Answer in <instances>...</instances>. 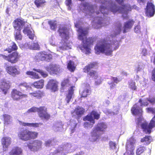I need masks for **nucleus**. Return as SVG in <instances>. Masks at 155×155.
Wrapping results in <instances>:
<instances>
[{
    "mask_svg": "<svg viewBox=\"0 0 155 155\" xmlns=\"http://www.w3.org/2000/svg\"><path fill=\"white\" fill-rule=\"evenodd\" d=\"M95 2L101 4L99 8L96 5L85 2L81 4L79 6L80 9L93 18L92 22L93 28L97 29L102 26L108 24L110 18L107 16L109 12L115 13L118 12L122 14V16L126 18L129 11L132 9L138 11L139 8L134 5L132 6L129 4L122 5L120 6L117 5L111 0H94Z\"/></svg>",
    "mask_w": 155,
    "mask_h": 155,
    "instance_id": "f257e3e1",
    "label": "nucleus"
},
{
    "mask_svg": "<svg viewBox=\"0 0 155 155\" xmlns=\"http://www.w3.org/2000/svg\"><path fill=\"white\" fill-rule=\"evenodd\" d=\"M113 34L107 36L106 39H101L95 46L94 49L96 54L104 53L106 55L111 54L113 50L117 49L119 46L118 41L116 36L121 31L122 25L120 21H117L114 25Z\"/></svg>",
    "mask_w": 155,
    "mask_h": 155,
    "instance_id": "f03ea898",
    "label": "nucleus"
},
{
    "mask_svg": "<svg viewBox=\"0 0 155 155\" xmlns=\"http://www.w3.org/2000/svg\"><path fill=\"white\" fill-rule=\"evenodd\" d=\"M148 102L152 104H155V97L150 96L143 100L140 99L139 103L134 105L131 108V111L133 114L137 115L139 116L136 120L137 125L138 127L140 126L145 133L149 134L151 133L152 128L155 127V115L148 124L142 117L143 111L141 107L143 106H148Z\"/></svg>",
    "mask_w": 155,
    "mask_h": 155,
    "instance_id": "7ed1b4c3",
    "label": "nucleus"
},
{
    "mask_svg": "<svg viewBox=\"0 0 155 155\" xmlns=\"http://www.w3.org/2000/svg\"><path fill=\"white\" fill-rule=\"evenodd\" d=\"M75 27L78 29V38L82 42V46L80 47V49L86 54L90 53V46L92 44L94 41L92 38H87V35L88 33V28L81 25L79 23L75 24Z\"/></svg>",
    "mask_w": 155,
    "mask_h": 155,
    "instance_id": "20e7f679",
    "label": "nucleus"
},
{
    "mask_svg": "<svg viewBox=\"0 0 155 155\" xmlns=\"http://www.w3.org/2000/svg\"><path fill=\"white\" fill-rule=\"evenodd\" d=\"M25 22L23 20L20 19H17L15 20L13 23V26L15 30H21L23 28V33L27 34L29 38L32 40L35 36L34 32L31 29L30 25H25Z\"/></svg>",
    "mask_w": 155,
    "mask_h": 155,
    "instance_id": "39448f33",
    "label": "nucleus"
},
{
    "mask_svg": "<svg viewBox=\"0 0 155 155\" xmlns=\"http://www.w3.org/2000/svg\"><path fill=\"white\" fill-rule=\"evenodd\" d=\"M107 126L105 123H99L94 127L91 134V141L94 142L98 139L101 135V132L105 131Z\"/></svg>",
    "mask_w": 155,
    "mask_h": 155,
    "instance_id": "423d86ee",
    "label": "nucleus"
},
{
    "mask_svg": "<svg viewBox=\"0 0 155 155\" xmlns=\"http://www.w3.org/2000/svg\"><path fill=\"white\" fill-rule=\"evenodd\" d=\"M37 112L39 117L42 120H48L50 118V115L47 112V108L45 107L39 108L33 107L28 109L25 113L26 114L32 112Z\"/></svg>",
    "mask_w": 155,
    "mask_h": 155,
    "instance_id": "0eeeda50",
    "label": "nucleus"
},
{
    "mask_svg": "<svg viewBox=\"0 0 155 155\" xmlns=\"http://www.w3.org/2000/svg\"><path fill=\"white\" fill-rule=\"evenodd\" d=\"M99 117L100 115L96 111H92L83 119L84 121L87 120V121L84 123V127L87 129L91 128L95 123L94 119L98 120Z\"/></svg>",
    "mask_w": 155,
    "mask_h": 155,
    "instance_id": "6e6552de",
    "label": "nucleus"
},
{
    "mask_svg": "<svg viewBox=\"0 0 155 155\" xmlns=\"http://www.w3.org/2000/svg\"><path fill=\"white\" fill-rule=\"evenodd\" d=\"M60 35L62 38L61 41L63 44L60 47L61 49L66 50L68 47V30L67 27L63 26H61L58 30Z\"/></svg>",
    "mask_w": 155,
    "mask_h": 155,
    "instance_id": "1a4fd4ad",
    "label": "nucleus"
},
{
    "mask_svg": "<svg viewBox=\"0 0 155 155\" xmlns=\"http://www.w3.org/2000/svg\"><path fill=\"white\" fill-rule=\"evenodd\" d=\"M38 134V133L29 131L26 129L22 130L19 132L18 136L19 138L23 140L27 141L28 140L35 138Z\"/></svg>",
    "mask_w": 155,
    "mask_h": 155,
    "instance_id": "9d476101",
    "label": "nucleus"
},
{
    "mask_svg": "<svg viewBox=\"0 0 155 155\" xmlns=\"http://www.w3.org/2000/svg\"><path fill=\"white\" fill-rule=\"evenodd\" d=\"M135 143L136 140L133 137L127 140L126 145V151L124 155H134Z\"/></svg>",
    "mask_w": 155,
    "mask_h": 155,
    "instance_id": "9b49d317",
    "label": "nucleus"
},
{
    "mask_svg": "<svg viewBox=\"0 0 155 155\" xmlns=\"http://www.w3.org/2000/svg\"><path fill=\"white\" fill-rule=\"evenodd\" d=\"M42 142L39 140L31 141L25 143V146L27 147L31 151L35 152L39 150L41 147Z\"/></svg>",
    "mask_w": 155,
    "mask_h": 155,
    "instance_id": "f8f14e48",
    "label": "nucleus"
},
{
    "mask_svg": "<svg viewBox=\"0 0 155 155\" xmlns=\"http://www.w3.org/2000/svg\"><path fill=\"white\" fill-rule=\"evenodd\" d=\"M96 64V63H91L85 66L84 69V71L87 73L88 76L94 78L95 79L97 78L98 74L95 71L93 70L92 69L95 67Z\"/></svg>",
    "mask_w": 155,
    "mask_h": 155,
    "instance_id": "ddd939ff",
    "label": "nucleus"
},
{
    "mask_svg": "<svg viewBox=\"0 0 155 155\" xmlns=\"http://www.w3.org/2000/svg\"><path fill=\"white\" fill-rule=\"evenodd\" d=\"M0 55L3 58L8 61L12 63H15L17 62L19 58V56L18 53L16 52H13L8 56L3 54H0Z\"/></svg>",
    "mask_w": 155,
    "mask_h": 155,
    "instance_id": "4468645a",
    "label": "nucleus"
},
{
    "mask_svg": "<svg viewBox=\"0 0 155 155\" xmlns=\"http://www.w3.org/2000/svg\"><path fill=\"white\" fill-rule=\"evenodd\" d=\"M35 58L37 60L49 62L52 59V56L51 54H47L46 52H41L37 54Z\"/></svg>",
    "mask_w": 155,
    "mask_h": 155,
    "instance_id": "2eb2a0df",
    "label": "nucleus"
},
{
    "mask_svg": "<svg viewBox=\"0 0 155 155\" xmlns=\"http://www.w3.org/2000/svg\"><path fill=\"white\" fill-rule=\"evenodd\" d=\"M146 11V14L148 17L153 16L155 13L154 5L151 2H147Z\"/></svg>",
    "mask_w": 155,
    "mask_h": 155,
    "instance_id": "dca6fc26",
    "label": "nucleus"
},
{
    "mask_svg": "<svg viewBox=\"0 0 155 155\" xmlns=\"http://www.w3.org/2000/svg\"><path fill=\"white\" fill-rule=\"evenodd\" d=\"M6 69L8 73L13 76L20 74L19 69L16 66H7Z\"/></svg>",
    "mask_w": 155,
    "mask_h": 155,
    "instance_id": "f3484780",
    "label": "nucleus"
},
{
    "mask_svg": "<svg viewBox=\"0 0 155 155\" xmlns=\"http://www.w3.org/2000/svg\"><path fill=\"white\" fill-rule=\"evenodd\" d=\"M27 96L23 94L16 90H13L12 93V97L13 100L17 101H19L23 98L27 97Z\"/></svg>",
    "mask_w": 155,
    "mask_h": 155,
    "instance_id": "a211bd4d",
    "label": "nucleus"
},
{
    "mask_svg": "<svg viewBox=\"0 0 155 155\" xmlns=\"http://www.w3.org/2000/svg\"><path fill=\"white\" fill-rule=\"evenodd\" d=\"M46 69L51 73L57 74L60 71V66L59 65L51 64L46 66Z\"/></svg>",
    "mask_w": 155,
    "mask_h": 155,
    "instance_id": "6ab92c4d",
    "label": "nucleus"
},
{
    "mask_svg": "<svg viewBox=\"0 0 155 155\" xmlns=\"http://www.w3.org/2000/svg\"><path fill=\"white\" fill-rule=\"evenodd\" d=\"M58 82L55 80H50L47 84V88L50 89L54 92L58 89Z\"/></svg>",
    "mask_w": 155,
    "mask_h": 155,
    "instance_id": "aec40b11",
    "label": "nucleus"
},
{
    "mask_svg": "<svg viewBox=\"0 0 155 155\" xmlns=\"http://www.w3.org/2000/svg\"><path fill=\"white\" fill-rule=\"evenodd\" d=\"M11 138L8 137H5L2 139V143L3 146V150H6L8 147L11 144Z\"/></svg>",
    "mask_w": 155,
    "mask_h": 155,
    "instance_id": "412c9836",
    "label": "nucleus"
},
{
    "mask_svg": "<svg viewBox=\"0 0 155 155\" xmlns=\"http://www.w3.org/2000/svg\"><path fill=\"white\" fill-rule=\"evenodd\" d=\"M9 88L10 85L9 81L4 80L0 83V89L3 92L4 94H6Z\"/></svg>",
    "mask_w": 155,
    "mask_h": 155,
    "instance_id": "4be33fe9",
    "label": "nucleus"
},
{
    "mask_svg": "<svg viewBox=\"0 0 155 155\" xmlns=\"http://www.w3.org/2000/svg\"><path fill=\"white\" fill-rule=\"evenodd\" d=\"M134 23V21L131 19H130L126 22H125L123 26V33L127 32V30L130 29L133 26Z\"/></svg>",
    "mask_w": 155,
    "mask_h": 155,
    "instance_id": "5701e85b",
    "label": "nucleus"
},
{
    "mask_svg": "<svg viewBox=\"0 0 155 155\" xmlns=\"http://www.w3.org/2000/svg\"><path fill=\"white\" fill-rule=\"evenodd\" d=\"M110 80L108 81V84L110 85L111 89H113L115 87L116 84L119 81L117 78L116 77H113L110 76Z\"/></svg>",
    "mask_w": 155,
    "mask_h": 155,
    "instance_id": "b1692460",
    "label": "nucleus"
},
{
    "mask_svg": "<svg viewBox=\"0 0 155 155\" xmlns=\"http://www.w3.org/2000/svg\"><path fill=\"white\" fill-rule=\"evenodd\" d=\"M21 149L18 147H14L9 153V155H22Z\"/></svg>",
    "mask_w": 155,
    "mask_h": 155,
    "instance_id": "393cba45",
    "label": "nucleus"
},
{
    "mask_svg": "<svg viewBox=\"0 0 155 155\" xmlns=\"http://www.w3.org/2000/svg\"><path fill=\"white\" fill-rule=\"evenodd\" d=\"M63 128V125L61 121H57L55 122L53 127V129L55 131H60Z\"/></svg>",
    "mask_w": 155,
    "mask_h": 155,
    "instance_id": "a878e982",
    "label": "nucleus"
},
{
    "mask_svg": "<svg viewBox=\"0 0 155 155\" xmlns=\"http://www.w3.org/2000/svg\"><path fill=\"white\" fill-rule=\"evenodd\" d=\"M84 112V108L78 106L74 110V112L72 113V114L73 115V114L75 113L78 117H81L83 114Z\"/></svg>",
    "mask_w": 155,
    "mask_h": 155,
    "instance_id": "bb28decb",
    "label": "nucleus"
},
{
    "mask_svg": "<svg viewBox=\"0 0 155 155\" xmlns=\"http://www.w3.org/2000/svg\"><path fill=\"white\" fill-rule=\"evenodd\" d=\"M4 120V124L6 126L11 124L12 122V117L9 115L5 114L3 115Z\"/></svg>",
    "mask_w": 155,
    "mask_h": 155,
    "instance_id": "cd10ccee",
    "label": "nucleus"
},
{
    "mask_svg": "<svg viewBox=\"0 0 155 155\" xmlns=\"http://www.w3.org/2000/svg\"><path fill=\"white\" fill-rule=\"evenodd\" d=\"M21 124L24 126H29V127H38L40 125H41L43 124L42 123H26L21 122L20 123Z\"/></svg>",
    "mask_w": 155,
    "mask_h": 155,
    "instance_id": "c85d7f7f",
    "label": "nucleus"
},
{
    "mask_svg": "<svg viewBox=\"0 0 155 155\" xmlns=\"http://www.w3.org/2000/svg\"><path fill=\"white\" fill-rule=\"evenodd\" d=\"M15 40L16 41L21 40L22 38V35L21 33V30H15L14 33Z\"/></svg>",
    "mask_w": 155,
    "mask_h": 155,
    "instance_id": "c756f323",
    "label": "nucleus"
},
{
    "mask_svg": "<svg viewBox=\"0 0 155 155\" xmlns=\"http://www.w3.org/2000/svg\"><path fill=\"white\" fill-rule=\"evenodd\" d=\"M68 86V79L64 80L61 82V92L66 91Z\"/></svg>",
    "mask_w": 155,
    "mask_h": 155,
    "instance_id": "7c9ffc66",
    "label": "nucleus"
},
{
    "mask_svg": "<svg viewBox=\"0 0 155 155\" xmlns=\"http://www.w3.org/2000/svg\"><path fill=\"white\" fill-rule=\"evenodd\" d=\"M44 85V80L42 79L35 82L33 84L34 87L37 88L41 89L43 87Z\"/></svg>",
    "mask_w": 155,
    "mask_h": 155,
    "instance_id": "2f4dec72",
    "label": "nucleus"
},
{
    "mask_svg": "<svg viewBox=\"0 0 155 155\" xmlns=\"http://www.w3.org/2000/svg\"><path fill=\"white\" fill-rule=\"evenodd\" d=\"M152 141V137L150 136H146L141 139V141L144 144H148Z\"/></svg>",
    "mask_w": 155,
    "mask_h": 155,
    "instance_id": "473e14b6",
    "label": "nucleus"
},
{
    "mask_svg": "<svg viewBox=\"0 0 155 155\" xmlns=\"http://www.w3.org/2000/svg\"><path fill=\"white\" fill-rule=\"evenodd\" d=\"M76 65L74 62L70 60L68 62V70L71 72H73L76 68Z\"/></svg>",
    "mask_w": 155,
    "mask_h": 155,
    "instance_id": "72a5a7b5",
    "label": "nucleus"
},
{
    "mask_svg": "<svg viewBox=\"0 0 155 155\" xmlns=\"http://www.w3.org/2000/svg\"><path fill=\"white\" fill-rule=\"evenodd\" d=\"M75 87L74 86H71L70 89H68V103L71 101V99L74 97V90L73 88Z\"/></svg>",
    "mask_w": 155,
    "mask_h": 155,
    "instance_id": "f704fd0d",
    "label": "nucleus"
},
{
    "mask_svg": "<svg viewBox=\"0 0 155 155\" xmlns=\"http://www.w3.org/2000/svg\"><path fill=\"white\" fill-rule=\"evenodd\" d=\"M17 48L18 47L16 44L15 43L12 42L11 43V45L8 48L6 49L5 51H7L8 53H10L12 51L16 50Z\"/></svg>",
    "mask_w": 155,
    "mask_h": 155,
    "instance_id": "c9c22d12",
    "label": "nucleus"
},
{
    "mask_svg": "<svg viewBox=\"0 0 155 155\" xmlns=\"http://www.w3.org/2000/svg\"><path fill=\"white\" fill-rule=\"evenodd\" d=\"M27 45L30 49L33 50H38L39 49V45L37 42L36 41L33 42V43H31V45H30L29 43L28 44H27Z\"/></svg>",
    "mask_w": 155,
    "mask_h": 155,
    "instance_id": "e433bc0d",
    "label": "nucleus"
},
{
    "mask_svg": "<svg viewBox=\"0 0 155 155\" xmlns=\"http://www.w3.org/2000/svg\"><path fill=\"white\" fill-rule=\"evenodd\" d=\"M26 74L30 75V78L33 79H38L39 78L38 74L36 73L33 71H28L26 73Z\"/></svg>",
    "mask_w": 155,
    "mask_h": 155,
    "instance_id": "4c0bfd02",
    "label": "nucleus"
},
{
    "mask_svg": "<svg viewBox=\"0 0 155 155\" xmlns=\"http://www.w3.org/2000/svg\"><path fill=\"white\" fill-rule=\"evenodd\" d=\"M45 2V1L44 0H35L34 2L35 4L38 8L43 6Z\"/></svg>",
    "mask_w": 155,
    "mask_h": 155,
    "instance_id": "58836bf2",
    "label": "nucleus"
},
{
    "mask_svg": "<svg viewBox=\"0 0 155 155\" xmlns=\"http://www.w3.org/2000/svg\"><path fill=\"white\" fill-rule=\"evenodd\" d=\"M146 150V148L144 147L141 146L139 147L136 150V153L137 155H140Z\"/></svg>",
    "mask_w": 155,
    "mask_h": 155,
    "instance_id": "ea45409f",
    "label": "nucleus"
},
{
    "mask_svg": "<svg viewBox=\"0 0 155 155\" xmlns=\"http://www.w3.org/2000/svg\"><path fill=\"white\" fill-rule=\"evenodd\" d=\"M48 24L50 25L51 28V30H55L57 27L56 21H48Z\"/></svg>",
    "mask_w": 155,
    "mask_h": 155,
    "instance_id": "a19ab883",
    "label": "nucleus"
},
{
    "mask_svg": "<svg viewBox=\"0 0 155 155\" xmlns=\"http://www.w3.org/2000/svg\"><path fill=\"white\" fill-rule=\"evenodd\" d=\"M28 87L27 84L25 82L20 83L19 85V87L22 91L26 90Z\"/></svg>",
    "mask_w": 155,
    "mask_h": 155,
    "instance_id": "79ce46f5",
    "label": "nucleus"
},
{
    "mask_svg": "<svg viewBox=\"0 0 155 155\" xmlns=\"http://www.w3.org/2000/svg\"><path fill=\"white\" fill-rule=\"evenodd\" d=\"M91 92V91L88 89H84L81 93V97H86L87 95L89 94Z\"/></svg>",
    "mask_w": 155,
    "mask_h": 155,
    "instance_id": "37998d69",
    "label": "nucleus"
},
{
    "mask_svg": "<svg viewBox=\"0 0 155 155\" xmlns=\"http://www.w3.org/2000/svg\"><path fill=\"white\" fill-rule=\"evenodd\" d=\"M129 87L134 90H135L136 89V87L135 86V82H134L132 80H130L129 81Z\"/></svg>",
    "mask_w": 155,
    "mask_h": 155,
    "instance_id": "c03bdc74",
    "label": "nucleus"
},
{
    "mask_svg": "<svg viewBox=\"0 0 155 155\" xmlns=\"http://www.w3.org/2000/svg\"><path fill=\"white\" fill-rule=\"evenodd\" d=\"M63 149L62 147H59L56 150L54 151L52 154V155H60L61 153L63 154L62 150Z\"/></svg>",
    "mask_w": 155,
    "mask_h": 155,
    "instance_id": "a18cd8bd",
    "label": "nucleus"
},
{
    "mask_svg": "<svg viewBox=\"0 0 155 155\" xmlns=\"http://www.w3.org/2000/svg\"><path fill=\"white\" fill-rule=\"evenodd\" d=\"M36 69H35L34 70L37 71V72L39 73L42 76L44 77H46L47 76V74L45 73L44 71H43L42 70H38L36 71Z\"/></svg>",
    "mask_w": 155,
    "mask_h": 155,
    "instance_id": "49530a36",
    "label": "nucleus"
},
{
    "mask_svg": "<svg viewBox=\"0 0 155 155\" xmlns=\"http://www.w3.org/2000/svg\"><path fill=\"white\" fill-rule=\"evenodd\" d=\"M53 140H49L45 142V145L46 147H50L53 145Z\"/></svg>",
    "mask_w": 155,
    "mask_h": 155,
    "instance_id": "de8ad7c7",
    "label": "nucleus"
},
{
    "mask_svg": "<svg viewBox=\"0 0 155 155\" xmlns=\"http://www.w3.org/2000/svg\"><path fill=\"white\" fill-rule=\"evenodd\" d=\"M109 145L110 149L114 150L115 148L116 144L115 142L110 141L109 143Z\"/></svg>",
    "mask_w": 155,
    "mask_h": 155,
    "instance_id": "09e8293b",
    "label": "nucleus"
},
{
    "mask_svg": "<svg viewBox=\"0 0 155 155\" xmlns=\"http://www.w3.org/2000/svg\"><path fill=\"white\" fill-rule=\"evenodd\" d=\"M148 113L155 114V108L148 107L146 109Z\"/></svg>",
    "mask_w": 155,
    "mask_h": 155,
    "instance_id": "8fccbe9b",
    "label": "nucleus"
},
{
    "mask_svg": "<svg viewBox=\"0 0 155 155\" xmlns=\"http://www.w3.org/2000/svg\"><path fill=\"white\" fill-rule=\"evenodd\" d=\"M29 94L32 96H33L34 97H36L38 98L41 97L40 96V94L37 92L31 93H30Z\"/></svg>",
    "mask_w": 155,
    "mask_h": 155,
    "instance_id": "3c124183",
    "label": "nucleus"
},
{
    "mask_svg": "<svg viewBox=\"0 0 155 155\" xmlns=\"http://www.w3.org/2000/svg\"><path fill=\"white\" fill-rule=\"evenodd\" d=\"M135 32L139 33L140 32V26L137 25L135 26L134 30Z\"/></svg>",
    "mask_w": 155,
    "mask_h": 155,
    "instance_id": "603ef678",
    "label": "nucleus"
},
{
    "mask_svg": "<svg viewBox=\"0 0 155 155\" xmlns=\"http://www.w3.org/2000/svg\"><path fill=\"white\" fill-rule=\"evenodd\" d=\"M77 125V124L74 123L72 125V127L71 128H70V130H71V134L72 133H73L75 131V128L76 127V126Z\"/></svg>",
    "mask_w": 155,
    "mask_h": 155,
    "instance_id": "864d4df0",
    "label": "nucleus"
},
{
    "mask_svg": "<svg viewBox=\"0 0 155 155\" xmlns=\"http://www.w3.org/2000/svg\"><path fill=\"white\" fill-rule=\"evenodd\" d=\"M69 146V145L68 144V146ZM69 146H70V148L69 150H68V153L73 152L75 150V148L74 145H71V144H70Z\"/></svg>",
    "mask_w": 155,
    "mask_h": 155,
    "instance_id": "5fc2aeb1",
    "label": "nucleus"
},
{
    "mask_svg": "<svg viewBox=\"0 0 155 155\" xmlns=\"http://www.w3.org/2000/svg\"><path fill=\"white\" fill-rule=\"evenodd\" d=\"M110 102L108 100H105L103 103V105L106 107H107L110 104Z\"/></svg>",
    "mask_w": 155,
    "mask_h": 155,
    "instance_id": "6e6d98bb",
    "label": "nucleus"
},
{
    "mask_svg": "<svg viewBox=\"0 0 155 155\" xmlns=\"http://www.w3.org/2000/svg\"><path fill=\"white\" fill-rule=\"evenodd\" d=\"M102 81V79L100 78L95 81V84L97 85H99L101 83Z\"/></svg>",
    "mask_w": 155,
    "mask_h": 155,
    "instance_id": "4d7b16f0",
    "label": "nucleus"
},
{
    "mask_svg": "<svg viewBox=\"0 0 155 155\" xmlns=\"http://www.w3.org/2000/svg\"><path fill=\"white\" fill-rule=\"evenodd\" d=\"M152 79L153 81L155 82V68L152 71Z\"/></svg>",
    "mask_w": 155,
    "mask_h": 155,
    "instance_id": "13d9d810",
    "label": "nucleus"
},
{
    "mask_svg": "<svg viewBox=\"0 0 155 155\" xmlns=\"http://www.w3.org/2000/svg\"><path fill=\"white\" fill-rule=\"evenodd\" d=\"M142 54L144 56L147 54V49L145 48H143L142 50Z\"/></svg>",
    "mask_w": 155,
    "mask_h": 155,
    "instance_id": "bf43d9fd",
    "label": "nucleus"
},
{
    "mask_svg": "<svg viewBox=\"0 0 155 155\" xmlns=\"http://www.w3.org/2000/svg\"><path fill=\"white\" fill-rule=\"evenodd\" d=\"M107 112L108 114H110L111 115H114L115 114V113L112 112L110 110H107Z\"/></svg>",
    "mask_w": 155,
    "mask_h": 155,
    "instance_id": "052dcab7",
    "label": "nucleus"
},
{
    "mask_svg": "<svg viewBox=\"0 0 155 155\" xmlns=\"http://www.w3.org/2000/svg\"><path fill=\"white\" fill-rule=\"evenodd\" d=\"M138 2L140 4V5H141L142 4H143V3L145 2L144 0H137Z\"/></svg>",
    "mask_w": 155,
    "mask_h": 155,
    "instance_id": "680f3d73",
    "label": "nucleus"
},
{
    "mask_svg": "<svg viewBox=\"0 0 155 155\" xmlns=\"http://www.w3.org/2000/svg\"><path fill=\"white\" fill-rule=\"evenodd\" d=\"M153 58V62L154 64H155V53L153 54V56H152L151 60Z\"/></svg>",
    "mask_w": 155,
    "mask_h": 155,
    "instance_id": "e2e57ef3",
    "label": "nucleus"
},
{
    "mask_svg": "<svg viewBox=\"0 0 155 155\" xmlns=\"http://www.w3.org/2000/svg\"><path fill=\"white\" fill-rule=\"evenodd\" d=\"M119 4L123 3L124 0H116Z\"/></svg>",
    "mask_w": 155,
    "mask_h": 155,
    "instance_id": "0e129e2a",
    "label": "nucleus"
},
{
    "mask_svg": "<svg viewBox=\"0 0 155 155\" xmlns=\"http://www.w3.org/2000/svg\"><path fill=\"white\" fill-rule=\"evenodd\" d=\"M71 0H68V10L71 9L70 5L71 4Z\"/></svg>",
    "mask_w": 155,
    "mask_h": 155,
    "instance_id": "69168bd1",
    "label": "nucleus"
},
{
    "mask_svg": "<svg viewBox=\"0 0 155 155\" xmlns=\"http://www.w3.org/2000/svg\"><path fill=\"white\" fill-rule=\"evenodd\" d=\"M9 8H7V9L6 10V13L7 15H9Z\"/></svg>",
    "mask_w": 155,
    "mask_h": 155,
    "instance_id": "338daca9",
    "label": "nucleus"
},
{
    "mask_svg": "<svg viewBox=\"0 0 155 155\" xmlns=\"http://www.w3.org/2000/svg\"><path fill=\"white\" fill-rule=\"evenodd\" d=\"M84 154V152H79L78 153H76L75 155H81Z\"/></svg>",
    "mask_w": 155,
    "mask_h": 155,
    "instance_id": "774afa93",
    "label": "nucleus"
}]
</instances>
